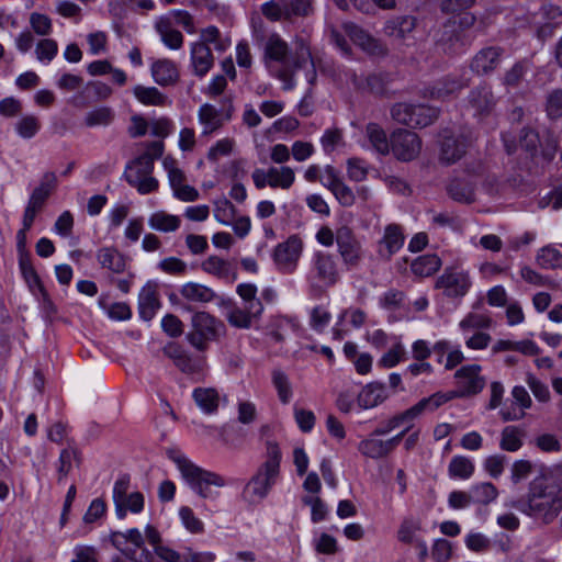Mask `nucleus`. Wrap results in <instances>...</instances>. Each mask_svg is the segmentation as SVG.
I'll return each mask as SVG.
<instances>
[{
  "label": "nucleus",
  "mask_w": 562,
  "mask_h": 562,
  "mask_svg": "<svg viewBox=\"0 0 562 562\" xmlns=\"http://www.w3.org/2000/svg\"><path fill=\"white\" fill-rule=\"evenodd\" d=\"M151 76L156 83L166 87L178 82L179 70L175 61L159 59L151 65Z\"/></svg>",
  "instance_id": "nucleus-26"
},
{
  "label": "nucleus",
  "mask_w": 562,
  "mask_h": 562,
  "mask_svg": "<svg viewBox=\"0 0 562 562\" xmlns=\"http://www.w3.org/2000/svg\"><path fill=\"white\" fill-rule=\"evenodd\" d=\"M537 263L543 269H555L562 267L561 252L550 246L541 248L537 255Z\"/></svg>",
  "instance_id": "nucleus-48"
},
{
  "label": "nucleus",
  "mask_w": 562,
  "mask_h": 562,
  "mask_svg": "<svg viewBox=\"0 0 562 562\" xmlns=\"http://www.w3.org/2000/svg\"><path fill=\"white\" fill-rule=\"evenodd\" d=\"M321 144L326 154L333 153L339 146L345 145L342 131L337 127L326 130L321 138Z\"/></svg>",
  "instance_id": "nucleus-52"
},
{
  "label": "nucleus",
  "mask_w": 562,
  "mask_h": 562,
  "mask_svg": "<svg viewBox=\"0 0 562 562\" xmlns=\"http://www.w3.org/2000/svg\"><path fill=\"white\" fill-rule=\"evenodd\" d=\"M422 150V139L412 131L397 128L391 134V151L404 162L416 159Z\"/></svg>",
  "instance_id": "nucleus-9"
},
{
  "label": "nucleus",
  "mask_w": 562,
  "mask_h": 562,
  "mask_svg": "<svg viewBox=\"0 0 562 562\" xmlns=\"http://www.w3.org/2000/svg\"><path fill=\"white\" fill-rule=\"evenodd\" d=\"M199 122L203 125L202 135H210L224 125V119L214 105L204 103L198 113Z\"/></svg>",
  "instance_id": "nucleus-30"
},
{
  "label": "nucleus",
  "mask_w": 562,
  "mask_h": 562,
  "mask_svg": "<svg viewBox=\"0 0 562 562\" xmlns=\"http://www.w3.org/2000/svg\"><path fill=\"white\" fill-rule=\"evenodd\" d=\"M254 38L257 45L263 49L262 61L267 69L283 83V90H292L295 87L294 74L299 69H305L307 82L313 87L317 80L315 63L310 47L304 41H300L295 52L291 54L288 43L278 34L265 35L255 29Z\"/></svg>",
  "instance_id": "nucleus-1"
},
{
  "label": "nucleus",
  "mask_w": 562,
  "mask_h": 562,
  "mask_svg": "<svg viewBox=\"0 0 562 562\" xmlns=\"http://www.w3.org/2000/svg\"><path fill=\"white\" fill-rule=\"evenodd\" d=\"M366 135L376 153L383 156L391 153V137L387 138L385 131L378 123L367 124Z\"/></svg>",
  "instance_id": "nucleus-34"
},
{
  "label": "nucleus",
  "mask_w": 562,
  "mask_h": 562,
  "mask_svg": "<svg viewBox=\"0 0 562 562\" xmlns=\"http://www.w3.org/2000/svg\"><path fill=\"white\" fill-rule=\"evenodd\" d=\"M473 37L462 34L456 22H447L443 25L439 44L448 54H459L472 43Z\"/></svg>",
  "instance_id": "nucleus-19"
},
{
  "label": "nucleus",
  "mask_w": 562,
  "mask_h": 562,
  "mask_svg": "<svg viewBox=\"0 0 562 562\" xmlns=\"http://www.w3.org/2000/svg\"><path fill=\"white\" fill-rule=\"evenodd\" d=\"M58 52L56 41L50 38L42 40L36 45V56L41 61H50Z\"/></svg>",
  "instance_id": "nucleus-61"
},
{
  "label": "nucleus",
  "mask_w": 562,
  "mask_h": 562,
  "mask_svg": "<svg viewBox=\"0 0 562 562\" xmlns=\"http://www.w3.org/2000/svg\"><path fill=\"white\" fill-rule=\"evenodd\" d=\"M100 266L113 273H122L126 268L125 257L113 247H102L97 251Z\"/></svg>",
  "instance_id": "nucleus-28"
},
{
  "label": "nucleus",
  "mask_w": 562,
  "mask_h": 562,
  "mask_svg": "<svg viewBox=\"0 0 562 562\" xmlns=\"http://www.w3.org/2000/svg\"><path fill=\"white\" fill-rule=\"evenodd\" d=\"M472 502L475 504L487 505L496 499L498 491L491 482L475 484L470 490Z\"/></svg>",
  "instance_id": "nucleus-44"
},
{
  "label": "nucleus",
  "mask_w": 562,
  "mask_h": 562,
  "mask_svg": "<svg viewBox=\"0 0 562 562\" xmlns=\"http://www.w3.org/2000/svg\"><path fill=\"white\" fill-rule=\"evenodd\" d=\"M281 451L276 442L267 443V459L246 484L244 498L256 504L261 502L276 484L280 472Z\"/></svg>",
  "instance_id": "nucleus-4"
},
{
  "label": "nucleus",
  "mask_w": 562,
  "mask_h": 562,
  "mask_svg": "<svg viewBox=\"0 0 562 562\" xmlns=\"http://www.w3.org/2000/svg\"><path fill=\"white\" fill-rule=\"evenodd\" d=\"M269 176L270 179L268 182L271 188L289 189L295 179L294 171L290 167H271L269 169Z\"/></svg>",
  "instance_id": "nucleus-46"
},
{
  "label": "nucleus",
  "mask_w": 562,
  "mask_h": 562,
  "mask_svg": "<svg viewBox=\"0 0 562 562\" xmlns=\"http://www.w3.org/2000/svg\"><path fill=\"white\" fill-rule=\"evenodd\" d=\"M452 400V395L443 394L442 392H437L428 397L422 398L418 403L413 405L411 408L404 411L401 414H397V419L400 424H404L407 422H412L415 418L419 417L425 412H434L442 404Z\"/></svg>",
  "instance_id": "nucleus-17"
},
{
  "label": "nucleus",
  "mask_w": 562,
  "mask_h": 562,
  "mask_svg": "<svg viewBox=\"0 0 562 562\" xmlns=\"http://www.w3.org/2000/svg\"><path fill=\"white\" fill-rule=\"evenodd\" d=\"M72 463L79 468L82 463V452L74 442H68V446L64 448L57 461V482L61 483L72 470Z\"/></svg>",
  "instance_id": "nucleus-22"
},
{
  "label": "nucleus",
  "mask_w": 562,
  "mask_h": 562,
  "mask_svg": "<svg viewBox=\"0 0 562 562\" xmlns=\"http://www.w3.org/2000/svg\"><path fill=\"white\" fill-rule=\"evenodd\" d=\"M546 111L551 119L562 116V90L557 89L549 93L547 98Z\"/></svg>",
  "instance_id": "nucleus-63"
},
{
  "label": "nucleus",
  "mask_w": 562,
  "mask_h": 562,
  "mask_svg": "<svg viewBox=\"0 0 562 562\" xmlns=\"http://www.w3.org/2000/svg\"><path fill=\"white\" fill-rule=\"evenodd\" d=\"M406 351L402 344H395L387 352H385L379 361L383 368H393L398 362L406 360Z\"/></svg>",
  "instance_id": "nucleus-57"
},
{
  "label": "nucleus",
  "mask_w": 562,
  "mask_h": 562,
  "mask_svg": "<svg viewBox=\"0 0 562 562\" xmlns=\"http://www.w3.org/2000/svg\"><path fill=\"white\" fill-rule=\"evenodd\" d=\"M468 80L459 76H446L438 80L430 89L429 97L432 99H445L458 93L468 87Z\"/></svg>",
  "instance_id": "nucleus-25"
},
{
  "label": "nucleus",
  "mask_w": 562,
  "mask_h": 562,
  "mask_svg": "<svg viewBox=\"0 0 562 562\" xmlns=\"http://www.w3.org/2000/svg\"><path fill=\"white\" fill-rule=\"evenodd\" d=\"M340 274L335 255L316 251L311 259V268L307 274V281L312 291L333 286L338 282Z\"/></svg>",
  "instance_id": "nucleus-7"
},
{
  "label": "nucleus",
  "mask_w": 562,
  "mask_h": 562,
  "mask_svg": "<svg viewBox=\"0 0 562 562\" xmlns=\"http://www.w3.org/2000/svg\"><path fill=\"white\" fill-rule=\"evenodd\" d=\"M525 432L517 426H506L501 432L499 447L504 451L515 452L522 447Z\"/></svg>",
  "instance_id": "nucleus-38"
},
{
  "label": "nucleus",
  "mask_w": 562,
  "mask_h": 562,
  "mask_svg": "<svg viewBox=\"0 0 562 562\" xmlns=\"http://www.w3.org/2000/svg\"><path fill=\"white\" fill-rule=\"evenodd\" d=\"M441 267V259L435 254H428L415 259L411 266L414 274L418 277H430Z\"/></svg>",
  "instance_id": "nucleus-37"
},
{
  "label": "nucleus",
  "mask_w": 562,
  "mask_h": 562,
  "mask_svg": "<svg viewBox=\"0 0 562 562\" xmlns=\"http://www.w3.org/2000/svg\"><path fill=\"white\" fill-rule=\"evenodd\" d=\"M468 147L469 139L467 136L443 131L441 134L439 159L445 165H452L464 156Z\"/></svg>",
  "instance_id": "nucleus-13"
},
{
  "label": "nucleus",
  "mask_w": 562,
  "mask_h": 562,
  "mask_svg": "<svg viewBox=\"0 0 562 562\" xmlns=\"http://www.w3.org/2000/svg\"><path fill=\"white\" fill-rule=\"evenodd\" d=\"M254 310L248 306H233L227 313L226 318L229 325L240 329H248L252 325L254 319H258L262 313L252 314Z\"/></svg>",
  "instance_id": "nucleus-36"
},
{
  "label": "nucleus",
  "mask_w": 562,
  "mask_h": 562,
  "mask_svg": "<svg viewBox=\"0 0 562 562\" xmlns=\"http://www.w3.org/2000/svg\"><path fill=\"white\" fill-rule=\"evenodd\" d=\"M387 394L383 383L372 382L367 384L358 394V405L361 408H373L385 401Z\"/></svg>",
  "instance_id": "nucleus-27"
},
{
  "label": "nucleus",
  "mask_w": 562,
  "mask_h": 562,
  "mask_svg": "<svg viewBox=\"0 0 562 562\" xmlns=\"http://www.w3.org/2000/svg\"><path fill=\"white\" fill-rule=\"evenodd\" d=\"M405 236L401 225L392 223L385 226L384 234L378 244V255L381 259L390 261L403 247Z\"/></svg>",
  "instance_id": "nucleus-15"
},
{
  "label": "nucleus",
  "mask_w": 562,
  "mask_h": 562,
  "mask_svg": "<svg viewBox=\"0 0 562 562\" xmlns=\"http://www.w3.org/2000/svg\"><path fill=\"white\" fill-rule=\"evenodd\" d=\"M472 285L468 271L458 267H447L437 279L435 288L440 289L449 299L464 296Z\"/></svg>",
  "instance_id": "nucleus-8"
},
{
  "label": "nucleus",
  "mask_w": 562,
  "mask_h": 562,
  "mask_svg": "<svg viewBox=\"0 0 562 562\" xmlns=\"http://www.w3.org/2000/svg\"><path fill=\"white\" fill-rule=\"evenodd\" d=\"M225 331V325L207 312H195L191 317V330L187 334L189 344L199 351H205Z\"/></svg>",
  "instance_id": "nucleus-6"
},
{
  "label": "nucleus",
  "mask_w": 562,
  "mask_h": 562,
  "mask_svg": "<svg viewBox=\"0 0 562 562\" xmlns=\"http://www.w3.org/2000/svg\"><path fill=\"white\" fill-rule=\"evenodd\" d=\"M474 472V463L464 456H454L448 467L449 476L452 479L468 480Z\"/></svg>",
  "instance_id": "nucleus-41"
},
{
  "label": "nucleus",
  "mask_w": 562,
  "mask_h": 562,
  "mask_svg": "<svg viewBox=\"0 0 562 562\" xmlns=\"http://www.w3.org/2000/svg\"><path fill=\"white\" fill-rule=\"evenodd\" d=\"M30 24L37 35L45 36L52 32V20L46 14L33 12L30 15Z\"/></svg>",
  "instance_id": "nucleus-62"
},
{
  "label": "nucleus",
  "mask_w": 562,
  "mask_h": 562,
  "mask_svg": "<svg viewBox=\"0 0 562 562\" xmlns=\"http://www.w3.org/2000/svg\"><path fill=\"white\" fill-rule=\"evenodd\" d=\"M135 98L145 105L162 106L167 104L168 98L155 87L136 86L134 88Z\"/></svg>",
  "instance_id": "nucleus-39"
},
{
  "label": "nucleus",
  "mask_w": 562,
  "mask_h": 562,
  "mask_svg": "<svg viewBox=\"0 0 562 562\" xmlns=\"http://www.w3.org/2000/svg\"><path fill=\"white\" fill-rule=\"evenodd\" d=\"M409 430V427L394 436L389 440H380L374 438H368L361 440L358 446V450L366 457L371 459H381L389 456L402 441L405 434Z\"/></svg>",
  "instance_id": "nucleus-14"
},
{
  "label": "nucleus",
  "mask_w": 562,
  "mask_h": 562,
  "mask_svg": "<svg viewBox=\"0 0 562 562\" xmlns=\"http://www.w3.org/2000/svg\"><path fill=\"white\" fill-rule=\"evenodd\" d=\"M528 70V63L526 60L517 61L509 70H507L503 78V83L509 88H517L524 79Z\"/></svg>",
  "instance_id": "nucleus-51"
},
{
  "label": "nucleus",
  "mask_w": 562,
  "mask_h": 562,
  "mask_svg": "<svg viewBox=\"0 0 562 562\" xmlns=\"http://www.w3.org/2000/svg\"><path fill=\"white\" fill-rule=\"evenodd\" d=\"M482 367L479 364H467L454 373V379L460 387L458 392H449L453 397L473 396L482 392L486 380L481 375Z\"/></svg>",
  "instance_id": "nucleus-10"
},
{
  "label": "nucleus",
  "mask_w": 562,
  "mask_h": 562,
  "mask_svg": "<svg viewBox=\"0 0 562 562\" xmlns=\"http://www.w3.org/2000/svg\"><path fill=\"white\" fill-rule=\"evenodd\" d=\"M130 483H131V477L128 474L121 475L114 483L113 501L115 504L116 516L123 515V513H122L123 509H122L121 505H119V502L122 503V497H125L128 494L127 492L130 488Z\"/></svg>",
  "instance_id": "nucleus-56"
},
{
  "label": "nucleus",
  "mask_w": 562,
  "mask_h": 562,
  "mask_svg": "<svg viewBox=\"0 0 562 562\" xmlns=\"http://www.w3.org/2000/svg\"><path fill=\"white\" fill-rule=\"evenodd\" d=\"M115 117V112L110 106H99L86 113L83 123L87 127L108 126Z\"/></svg>",
  "instance_id": "nucleus-40"
},
{
  "label": "nucleus",
  "mask_w": 562,
  "mask_h": 562,
  "mask_svg": "<svg viewBox=\"0 0 562 562\" xmlns=\"http://www.w3.org/2000/svg\"><path fill=\"white\" fill-rule=\"evenodd\" d=\"M272 384L278 392L280 402L282 404H289L292 398L293 391L288 375L279 369L273 370Z\"/></svg>",
  "instance_id": "nucleus-47"
},
{
  "label": "nucleus",
  "mask_w": 562,
  "mask_h": 562,
  "mask_svg": "<svg viewBox=\"0 0 562 562\" xmlns=\"http://www.w3.org/2000/svg\"><path fill=\"white\" fill-rule=\"evenodd\" d=\"M183 299L193 303L206 304L214 301L217 295L213 289L196 282H188L180 289Z\"/></svg>",
  "instance_id": "nucleus-29"
},
{
  "label": "nucleus",
  "mask_w": 562,
  "mask_h": 562,
  "mask_svg": "<svg viewBox=\"0 0 562 562\" xmlns=\"http://www.w3.org/2000/svg\"><path fill=\"white\" fill-rule=\"evenodd\" d=\"M41 128V121L37 116L30 114L21 117L15 124V131L22 138L34 137Z\"/></svg>",
  "instance_id": "nucleus-49"
},
{
  "label": "nucleus",
  "mask_w": 562,
  "mask_h": 562,
  "mask_svg": "<svg viewBox=\"0 0 562 562\" xmlns=\"http://www.w3.org/2000/svg\"><path fill=\"white\" fill-rule=\"evenodd\" d=\"M347 172L350 180L360 182L367 179L368 168L364 160L360 158H349L347 161Z\"/></svg>",
  "instance_id": "nucleus-60"
},
{
  "label": "nucleus",
  "mask_w": 562,
  "mask_h": 562,
  "mask_svg": "<svg viewBox=\"0 0 562 562\" xmlns=\"http://www.w3.org/2000/svg\"><path fill=\"white\" fill-rule=\"evenodd\" d=\"M119 505H121L123 509V515L117 516V518L123 519L126 517L127 510L138 514L144 508V496L140 492H134L131 494H127L125 497H122V503L119 502Z\"/></svg>",
  "instance_id": "nucleus-55"
},
{
  "label": "nucleus",
  "mask_w": 562,
  "mask_h": 562,
  "mask_svg": "<svg viewBox=\"0 0 562 562\" xmlns=\"http://www.w3.org/2000/svg\"><path fill=\"white\" fill-rule=\"evenodd\" d=\"M336 244L347 268H356L362 258V248L360 241L349 227L342 226L337 231Z\"/></svg>",
  "instance_id": "nucleus-12"
},
{
  "label": "nucleus",
  "mask_w": 562,
  "mask_h": 562,
  "mask_svg": "<svg viewBox=\"0 0 562 562\" xmlns=\"http://www.w3.org/2000/svg\"><path fill=\"white\" fill-rule=\"evenodd\" d=\"M145 153L126 165L123 173L126 182L137 189L140 194H148L158 190L159 182L151 175L155 160L164 155L165 144L162 140L148 142L145 144Z\"/></svg>",
  "instance_id": "nucleus-3"
},
{
  "label": "nucleus",
  "mask_w": 562,
  "mask_h": 562,
  "mask_svg": "<svg viewBox=\"0 0 562 562\" xmlns=\"http://www.w3.org/2000/svg\"><path fill=\"white\" fill-rule=\"evenodd\" d=\"M508 506L535 521L549 525L562 512V490L544 475L537 476L529 483L526 495L512 501Z\"/></svg>",
  "instance_id": "nucleus-2"
},
{
  "label": "nucleus",
  "mask_w": 562,
  "mask_h": 562,
  "mask_svg": "<svg viewBox=\"0 0 562 562\" xmlns=\"http://www.w3.org/2000/svg\"><path fill=\"white\" fill-rule=\"evenodd\" d=\"M416 27V18L412 15L395 16L385 22L384 34L396 41H404Z\"/></svg>",
  "instance_id": "nucleus-24"
},
{
  "label": "nucleus",
  "mask_w": 562,
  "mask_h": 562,
  "mask_svg": "<svg viewBox=\"0 0 562 562\" xmlns=\"http://www.w3.org/2000/svg\"><path fill=\"white\" fill-rule=\"evenodd\" d=\"M468 102L476 115H488L495 106L492 88L486 83L473 88L468 95Z\"/></svg>",
  "instance_id": "nucleus-20"
},
{
  "label": "nucleus",
  "mask_w": 562,
  "mask_h": 562,
  "mask_svg": "<svg viewBox=\"0 0 562 562\" xmlns=\"http://www.w3.org/2000/svg\"><path fill=\"white\" fill-rule=\"evenodd\" d=\"M391 81V76L385 72L371 74L366 79L368 90L376 95L386 94Z\"/></svg>",
  "instance_id": "nucleus-50"
},
{
  "label": "nucleus",
  "mask_w": 562,
  "mask_h": 562,
  "mask_svg": "<svg viewBox=\"0 0 562 562\" xmlns=\"http://www.w3.org/2000/svg\"><path fill=\"white\" fill-rule=\"evenodd\" d=\"M201 268L204 272L231 283L235 282L238 277L236 267L217 256H210L202 262Z\"/></svg>",
  "instance_id": "nucleus-23"
},
{
  "label": "nucleus",
  "mask_w": 562,
  "mask_h": 562,
  "mask_svg": "<svg viewBox=\"0 0 562 562\" xmlns=\"http://www.w3.org/2000/svg\"><path fill=\"white\" fill-rule=\"evenodd\" d=\"M19 267L29 289L36 294V290L44 285L32 265L31 255H23L22 258H19Z\"/></svg>",
  "instance_id": "nucleus-45"
},
{
  "label": "nucleus",
  "mask_w": 562,
  "mask_h": 562,
  "mask_svg": "<svg viewBox=\"0 0 562 562\" xmlns=\"http://www.w3.org/2000/svg\"><path fill=\"white\" fill-rule=\"evenodd\" d=\"M237 294L243 300V306H248L255 313H262L263 305L261 300L257 297V286L252 283H240L236 289Z\"/></svg>",
  "instance_id": "nucleus-43"
},
{
  "label": "nucleus",
  "mask_w": 562,
  "mask_h": 562,
  "mask_svg": "<svg viewBox=\"0 0 562 562\" xmlns=\"http://www.w3.org/2000/svg\"><path fill=\"white\" fill-rule=\"evenodd\" d=\"M160 307L159 295L156 285L147 282L138 294V313L142 319L151 321Z\"/></svg>",
  "instance_id": "nucleus-21"
},
{
  "label": "nucleus",
  "mask_w": 562,
  "mask_h": 562,
  "mask_svg": "<svg viewBox=\"0 0 562 562\" xmlns=\"http://www.w3.org/2000/svg\"><path fill=\"white\" fill-rule=\"evenodd\" d=\"M492 325V319L487 315L469 313L459 324L463 331L471 329H486Z\"/></svg>",
  "instance_id": "nucleus-54"
},
{
  "label": "nucleus",
  "mask_w": 562,
  "mask_h": 562,
  "mask_svg": "<svg viewBox=\"0 0 562 562\" xmlns=\"http://www.w3.org/2000/svg\"><path fill=\"white\" fill-rule=\"evenodd\" d=\"M392 119L398 124L412 127L413 104L400 102L391 109Z\"/></svg>",
  "instance_id": "nucleus-58"
},
{
  "label": "nucleus",
  "mask_w": 562,
  "mask_h": 562,
  "mask_svg": "<svg viewBox=\"0 0 562 562\" xmlns=\"http://www.w3.org/2000/svg\"><path fill=\"white\" fill-rule=\"evenodd\" d=\"M303 250L302 239L297 235L290 236L285 241L278 244L272 254L277 268L283 273H292Z\"/></svg>",
  "instance_id": "nucleus-11"
},
{
  "label": "nucleus",
  "mask_w": 562,
  "mask_h": 562,
  "mask_svg": "<svg viewBox=\"0 0 562 562\" xmlns=\"http://www.w3.org/2000/svg\"><path fill=\"white\" fill-rule=\"evenodd\" d=\"M447 191L449 196L457 202L469 204L475 200L474 183L465 178L452 179L447 187Z\"/></svg>",
  "instance_id": "nucleus-31"
},
{
  "label": "nucleus",
  "mask_w": 562,
  "mask_h": 562,
  "mask_svg": "<svg viewBox=\"0 0 562 562\" xmlns=\"http://www.w3.org/2000/svg\"><path fill=\"white\" fill-rule=\"evenodd\" d=\"M162 43L170 49H179L183 45V35L172 27L168 18H161L155 25Z\"/></svg>",
  "instance_id": "nucleus-32"
},
{
  "label": "nucleus",
  "mask_w": 562,
  "mask_h": 562,
  "mask_svg": "<svg viewBox=\"0 0 562 562\" xmlns=\"http://www.w3.org/2000/svg\"><path fill=\"white\" fill-rule=\"evenodd\" d=\"M172 460L177 464L184 481L200 497L216 499L220 496V493L213 491L211 486H225L226 481L222 475L195 465L181 454L173 457Z\"/></svg>",
  "instance_id": "nucleus-5"
},
{
  "label": "nucleus",
  "mask_w": 562,
  "mask_h": 562,
  "mask_svg": "<svg viewBox=\"0 0 562 562\" xmlns=\"http://www.w3.org/2000/svg\"><path fill=\"white\" fill-rule=\"evenodd\" d=\"M179 516L181 518L184 527L192 533H201L204 531L203 522L195 517L193 510L188 506H182L179 510Z\"/></svg>",
  "instance_id": "nucleus-59"
},
{
  "label": "nucleus",
  "mask_w": 562,
  "mask_h": 562,
  "mask_svg": "<svg viewBox=\"0 0 562 562\" xmlns=\"http://www.w3.org/2000/svg\"><path fill=\"white\" fill-rule=\"evenodd\" d=\"M148 225L151 229L162 233H171L176 232L180 227L181 220L177 215L168 214L165 211H157L148 218Z\"/></svg>",
  "instance_id": "nucleus-35"
},
{
  "label": "nucleus",
  "mask_w": 562,
  "mask_h": 562,
  "mask_svg": "<svg viewBox=\"0 0 562 562\" xmlns=\"http://www.w3.org/2000/svg\"><path fill=\"white\" fill-rule=\"evenodd\" d=\"M439 115V111L436 108L424 105V104H413V128H423L430 124H432Z\"/></svg>",
  "instance_id": "nucleus-42"
},
{
  "label": "nucleus",
  "mask_w": 562,
  "mask_h": 562,
  "mask_svg": "<svg viewBox=\"0 0 562 562\" xmlns=\"http://www.w3.org/2000/svg\"><path fill=\"white\" fill-rule=\"evenodd\" d=\"M214 55L204 42H194L190 47V61L194 76L205 77L214 66Z\"/></svg>",
  "instance_id": "nucleus-18"
},
{
  "label": "nucleus",
  "mask_w": 562,
  "mask_h": 562,
  "mask_svg": "<svg viewBox=\"0 0 562 562\" xmlns=\"http://www.w3.org/2000/svg\"><path fill=\"white\" fill-rule=\"evenodd\" d=\"M452 554V546L447 539H437L431 548V558L436 562H447Z\"/></svg>",
  "instance_id": "nucleus-64"
},
{
  "label": "nucleus",
  "mask_w": 562,
  "mask_h": 562,
  "mask_svg": "<svg viewBox=\"0 0 562 562\" xmlns=\"http://www.w3.org/2000/svg\"><path fill=\"white\" fill-rule=\"evenodd\" d=\"M261 12L267 19L271 21H278L282 16L290 19L293 15L288 3L281 5L274 1L263 3L261 5Z\"/></svg>",
  "instance_id": "nucleus-53"
},
{
  "label": "nucleus",
  "mask_w": 562,
  "mask_h": 562,
  "mask_svg": "<svg viewBox=\"0 0 562 562\" xmlns=\"http://www.w3.org/2000/svg\"><path fill=\"white\" fill-rule=\"evenodd\" d=\"M192 397L205 414H214L218 408L220 394L213 387H196L193 390Z\"/></svg>",
  "instance_id": "nucleus-33"
},
{
  "label": "nucleus",
  "mask_w": 562,
  "mask_h": 562,
  "mask_svg": "<svg viewBox=\"0 0 562 562\" xmlns=\"http://www.w3.org/2000/svg\"><path fill=\"white\" fill-rule=\"evenodd\" d=\"M503 54L504 48L501 46L484 47L473 56L470 68L479 76L488 75L498 67Z\"/></svg>",
  "instance_id": "nucleus-16"
}]
</instances>
